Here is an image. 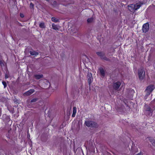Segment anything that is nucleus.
I'll list each match as a JSON object with an SVG mask.
<instances>
[{"label": "nucleus", "instance_id": "obj_1", "mask_svg": "<svg viewBox=\"0 0 155 155\" xmlns=\"http://www.w3.org/2000/svg\"><path fill=\"white\" fill-rule=\"evenodd\" d=\"M85 124L87 126L91 128H96L98 126L96 122L92 121H85Z\"/></svg>", "mask_w": 155, "mask_h": 155}, {"label": "nucleus", "instance_id": "obj_2", "mask_svg": "<svg viewBox=\"0 0 155 155\" xmlns=\"http://www.w3.org/2000/svg\"><path fill=\"white\" fill-rule=\"evenodd\" d=\"M97 55L102 59L107 61H110V60L105 56V53L103 51H98L96 52Z\"/></svg>", "mask_w": 155, "mask_h": 155}, {"label": "nucleus", "instance_id": "obj_3", "mask_svg": "<svg viewBox=\"0 0 155 155\" xmlns=\"http://www.w3.org/2000/svg\"><path fill=\"white\" fill-rule=\"evenodd\" d=\"M154 89V85L151 84L147 87L145 90V92L146 93H147L148 95H150Z\"/></svg>", "mask_w": 155, "mask_h": 155}, {"label": "nucleus", "instance_id": "obj_4", "mask_svg": "<svg viewBox=\"0 0 155 155\" xmlns=\"http://www.w3.org/2000/svg\"><path fill=\"white\" fill-rule=\"evenodd\" d=\"M138 74L140 79H143L144 77L145 74L144 70L142 68L139 69L138 71Z\"/></svg>", "mask_w": 155, "mask_h": 155}, {"label": "nucleus", "instance_id": "obj_5", "mask_svg": "<svg viewBox=\"0 0 155 155\" xmlns=\"http://www.w3.org/2000/svg\"><path fill=\"white\" fill-rule=\"evenodd\" d=\"M149 28V24L148 23L144 24L142 27V29L143 32L146 33L147 32Z\"/></svg>", "mask_w": 155, "mask_h": 155}, {"label": "nucleus", "instance_id": "obj_6", "mask_svg": "<svg viewBox=\"0 0 155 155\" xmlns=\"http://www.w3.org/2000/svg\"><path fill=\"white\" fill-rule=\"evenodd\" d=\"M121 85V83L120 82L118 81L113 84V87L114 89L117 90L118 89L120 85Z\"/></svg>", "mask_w": 155, "mask_h": 155}, {"label": "nucleus", "instance_id": "obj_7", "mask_svg": "<svg viewBox=\"0 0 155 155\" xmlns=\"http://www.w3.org/2000/svg\"><path fill=\"white\" fill-rule=\"evenodd\" d=\"M87 78L89 83L90 85L93 81L92 74L91 73H88L87 75Z\"/></svg>", "mask_w": 155, "mask_h": 155}, {"label": "nucleus", "instance_id": "obj_8", "mask_svg": "<svg viewBox=\"0 0 155 155\" xmlns=\"http://www.w3.org/2000/svg\"><path fill=\"white\" fill-rule=\"evenodd\" d=\"M134 6V4H130L128 6V9L130 11L134 12L135 11Z\"/></svg>", "mask_w": 155, "mask_h": 155}, {"label": "nucleus", "instance_id": "obj_9", "mask_svg": "<svg viewBox=\"0 0 155 155\" xmlns=\"http://www.w3.org/2000/svg\"><path fill=\"white\" fill-rule=\"evenodd\" d=\"M142 4L143 3L140 2L137 3L135 4H134L135 11L139 8Z\"/></svg>", "mask_w": 155, "mask_h": 155}, {"label": "nucleus", "instance_id": "obj_10", "mask_svg": "<svg viewBox=\"0 0 155 155\" xmlns=\"http://www.w3.org/2000/svg\"><path fill=\"white\" fill-rule=\"evenodd\" d=\"M35 90L34 89H31L25 92L24 93V95L26 96H28L31 94Z\"/></svg>", "mask_w": 155, "mask_h": 155}, {"label": "nucleus", "instance_id": "obj_11", "mask_svg": "<svg viewBox=\"0 0 155 155\" xmlns=\"http://www.w3.org/2000/svg\"><path fill=\"white\" fill-rule=\"evenodd\" d=\"M34 77L37 79L38 80L43 78L42 74H35L34 75Z\"/></svg>", "mask_w": 155, "mask_h": 155}, {"label": "nucleus", "instance_id": "obj_12", "mask_svg": "<svg viewBox=\"0 0 155 155\" xmlns=\"http://www.w3.org/2000/svg\"><path fill=\"white\" fill-rule=\"evenodd\" d=\"M149 140L152 145L155 147V140L152 137H149Z\"/></svg>", "mask_w": 155, "mask_h": 155}, {"label": "nucleus", "instance_id": "obj_13", "mask_svg": "<svg viewBox=\"0 0 155 155\" xmlns=\"http://www.w3.org/2000/svg\"><path fill=\"white\" fill-rule=\"evenodd\" d=\"M29 53L31 55L34 56H36L38 54V52L35 51H29Z\"/></svg>", "mask_w": 155, "mask_h": 155}, {"label": "nucleus", "instance_id": "obj_14", "mask_svg": "<svg viewBox=\"0 0 155 155\" xmlns=\"http://www.w3.org/2000/svg\"><path fill=\"white\" fill-rule=\"evenodd\" d=\"M77 108L76 107H74L73 114L72 115V117H74L76 113Z\"/></svg>", "mask_w": 155, "mask_h": 155}, {"label": "nucleus", "instance_id": "obj_15", "mask_svg": "<svg viewBox=\"0 0 155 155\" xmlns=\"http://www.w3.org/2000/svg\"><path fill=\"white\" fill-rule=\"evenodd\" d=\"M100 72L101 75L103 76V77L105 75V71L103 69H100Z\"/></svg>", "mask_w": 155, "mask_h": 155}, {"label": "nucleus", "instance_id": "obj_16", "mask_svg": "<svg viewBox=\"0 0 155 155\" xmlns=\"http://www.w3.org/2000/svg\"><path fill=\"white\" fill-rule=\"evenodd\" d=\"M52 28L55 30H58L59 29L57 26L54 24H52Z\"/></svg>", "mask_w": 155, "mask_h": 155}, {"label": "nucleus", "instance_id": "obj_17", "mask_svg": "<svg viewBox=\"0 0 155 155\" xmlns=\"http://www.w3.org/2000/svg\"><path fill=\"white\" fill-rule=\"evenodd\" d=\"M39 26L41 28H45V23L42 22L39 24Z\"/></svg>", "mask_w": 155, "mask_h": 155}, {"label": "nucleus", "instance_id": "obj_18", "mask_svg": "<svg viewBox=\"0 0 155 155\" xmlns=\"http://www.w3.org/2000/svg\"><path fill=\"white\" fill-rule=\"evenodd\" d=\"M94 20V18H89L87 19V21L88 23H90L92 22Z\"/></svg>", "mask_w": 155, "mask_h": 155}, {"label": "nucleus", "instance_id": "obj_19", "mask_svg": "<svg viewBox=\"0 0 155 155\" xmlns=\"http://www.w3.org/2000/svg\"><path fill=\"white\" fill-rule=\"evenodd\" d=\"M38 100V98H35L33 99L31 101V103H35Z\"/></svg>", "mask_w": 155, "mask_h": 155}, {"label": "nucleus", "instance_id": "obj_20", "mask_svg": "<svg viewBox=\"0 0 155 155\" xmlns=\"http://www.w3.org/2000/svg\"><path fill=\"white\" fill-rule=\"evenodd\" d=\"M146 111H149L150 112H152V110L150 107L148 106L147 108L146 109Z\"/></svg>", "mask_w": 155, "mask_h": 155}, {"label": "nucleus", "instance_id": "obj_21", "mask_svg": "<svg viewBox=\"0 0 155 155\" xmlns=\"http://www.w3.org/2000/svg\"><path fill=\"white\" fill-rule=\"evenodd\" d=\"M51 20L52 21L55 22H57L58 21V19L54 17H52L51 18Z\"/></svg>", "mask_w": 155, "mask_h": 155}, {"label": "nucleus", "instance_id": "obj_22", "mask_svg": "<svg viewBox=\"0 0 155 155\" xmlns=\"http://www.w3.org/2000/svg\"><path fill=\"white\" fill-rule=\"evenodd\" d=\"M149 95H148L147 93H146V95L144 97L145 99L147 101L149 100V98H148V96Z\"/></svg>", "mask_w": 155, "mask_h": 155}, {"label": "nucleus", "instance_id": "obj_23", "mask_svg": "<svg viewBox=\"0 0 155 155\" xmlns=\"http://www.w3.org/2000/svg\"><path fill=\"white\" fill-rule=\"evenodd\" d=\"M130 92L129 93V94L131 95H132L134 93V91L132 89L130 90Z\"/></svg>", "mask_w": 155, "mask_h": 155}, {"label": "nucleus", "instance_id": "obj_24", "mask_svg": "<svg viewBox=\"0 0 155 155\" xmlns=\"http://www.w3.org/2000/svg\"><path fill=\"white\" fill-rule=\"evenodd\" d=\"M2 83L4 86V88H5L7 86V84L5 82L3 81L2 82Z\"/></svg>", "mask_w": 155, "mask_h": 155}, {"label": "nucleus", "instance_id": "obj_25", "mask_svg": "<svg viewBox=\"0 0 155 155\" xmlns=\"http://www.w3.org/2000/svg\"><path fill=\"white\" fill-rule=\"evenodd\" d=\"M0 64L1 65V66H4V63L3 62V61H2V60H0Z\"/></svg>", "mask_w": 155, "mask_h": 155}, {"label": "nucleus", "instance_id": "obj_26", "mask_svg": "<svg viewBox=\"0 0 155 155\" xmlns=\"http://www.w3.org/2000/svg\"><path fill=\"white\" fill-rule=\"evenodd\" d=\"M34 7V4L31 2L30 4V8H33Z\"/></svg>", "mask_w": 155, "mask_h": 155}, {"label": "nucleus", "instance_id": "obj_27", "mask_svg": "<svg viewBox=\"0 0 155 155\" xmlns=\"http://www.w3.org/2000/svg\"><path fill=\"white\" fill-rule=\"evenodd\" d=\"M125 105L126 106V107H127V109L128 110H130V107H129L128 105L127 104H126V103H124Z\"/></svg>", "mask_w": 155, "mask_h": 155}, {"label": "nucleus", "instance_id": "obj_28", "mask_svg": "<svg viewBox=\"0 0 155 155\" xmlns=\"http://www.w3.org/2000/svg\"><path fill=\"white\" fill-rule=\"evenodd\" d=\"M8 77V75L7 74H5V79L7 78Z\"/></svg>", "mask_w": 155, "mask_h": 155}, {"label": "nucleus", "instance_id": "obj_29", "mask_svg": "<svg viewBox=\"0 0 155 155\" xmlns=\"http://www.w3.org/2000/svg\"><path fill=\"white\" fill-rule=\"evenodd\" d=\"M20 16L22 18L23 17H24L23 15L22 14H20Z\"/></svg>", "mask_w": 155, "mask_h": 155}, {"label": "nucleus", "instance_id": "obj_30", "mask_svg": "<svg viewBox=\"0 0 155 155\" xmlns=\"http://www.w3.org/2000/svg\"><path fill=\"white\" fill-rule=\"evenodd\" d=\"M17 100H16L15 99L14 100V101L15 103H18V102H17Z\"/></svg>", "mask_w": 155, "mask_h": 155}, {"label": "nucleus", "instance_id": "obj_31", "mask_svg": "<svg viewBox=\"0 0 155 155\" xmlns=\"http://www.w3.org/2000/svg\"><path fill=\"white\" fill-rule=\"evenodd\" d=\"M1 109L0 108V116H1Z\"/></svg>", "mask_w": 155, "mask_h": 155}, {"label": "nucleus", "instance_id": "obj_32", "mask_svg": "<svg viewBox=\"0 0 155 155\" xmlns=\"http://www.w3.org/2000/svg\"><path fill=\"white\" fill-rule=\"evenodd\" d=\"M141 153H140L135 155H141Z\"/></svg>", "mask_w": 155, "mask_h": 155}, {"label": "nucleus", "instance_id": "obj_33", "mask_svg": "<svg viewBox=\"0 0 155 155\" xmlns=\"http://www.w3.org/2000/svg\"><path fill=\"white\" fill-rule=\"evenodd\" d=\"M70 110H69V115H70Z\"/></svg>", "mask_w": 155, "mask_h": 155}, {"label": "nucleus", "instance_id": "obj_34", "mask_svg": "<svg viewBox=\"0 0 155 155\" xmlns=\"http://www.w3.org/2000/svg\"><path fill=\"white\" fill-rule=\"evenodd\" d=\"M123 112H125V110L124 109H123Z\"/></svg>", "mask_w": 155, "mask_h": 155}, {"label": "nucleus", "instance_id": "obj_35", "mask_svg": "<svg viewBox=\"0 0 155 155\" xmlns=\"http://www.w3.org/2000/svg\"><path fill=\"white\" fill-rule=\"evenodd\" d=\"M47 1H48V0H47Z\"/></svg>", "mask_w": 155, "mask_h": 155}]
</instances>
